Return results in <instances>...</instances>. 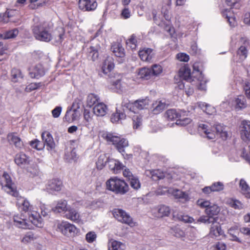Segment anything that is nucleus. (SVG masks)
Returning a JSON list of instances; mask_svg holds the SVG:
<instances>
[{"instance_id":"ea45409f","label":"nucleus","mask_w":250,"mask_h":250,"mask_svg":"<svg viewBox=\"0 0 250 250\" xmlns=\"http://www.w3.org/2000/svg\"><path fill=\"white\" fill-rule=\"evenodd\" d=\"M169 232L178 238H182L185 236V232L178 226L171 227L169 229Z\"/></svg>"},{"instance_id":"c756f323","label":"nucleus","mask_w":250,"mask_h":250,"mask_svg":"<svg viewBox=\"0 0 250 250\" xmlns=\"http://www.w3.org/2000/svg\"><path fill=\"white\" fill-rule=\"evenodd\" d=\"M52 209L54 212L57 213L67 211L68 209L67 201L64 200L58 201L56 207L52 208Z\"/></svg>"},{"instance_id":"58836bf2","label":"nucleus","mask_w":250,"mask_h":250,"mask_svg":"<svg viewBox=\"0 0 250 250\" xmlns=\"http://www.w3.org/2000/svg\"><path fill=\"white\" fill-rule=\"evenodd\" d=\"M220 211L219 207L216 205H213L210 206L205 209L206 213L210 217H214L217 215Z\"/></svg>"},{"instance_id":"c03bdc74","label":"nucleus","mask_w":250,"mask_h":250,"mask_svg":"<svg viewBox=\"0 0 250 250\" xmlns=\"http://www.w3.org/2000/svg\"><path fill=\"white\" fill-rule=\"evenodd\" d=\"M101 47L99 45H96L95 46H91L89 48V55L91 56L93 61L96 60L99 56L98 51Z\"/></svg>"},{"instance_id":"cd10ccee","label":"nucleus","mask_w":250,"mask_h":250,"mask_svg":"<svg viewBox=\"0 0 250 250\" xmlns=\"http://www.w3.org/2000/svg\"><path fill=\"white\" fill-rule=\"evenodd\" d=\"M65 216L75 222H78L80 221V215L78 211L74 208H69L66 213Z\"/></svg>"},{"instance_id":"4d7b16f0","label":"nucleus","mask_w":250,"mask_h":250,"mask_svg":"<svg viewBox=\"0 0 250 250\" xmlns=\"http://www.w3.org/2000/svg\"><path fill=\"white\" fill-rule=\"evenodd\" d=\"M236 108L241 109L246 107V103L245 99L243 97H240L235 100Z\"/></svg>"},{"instance_id":"f3484780","label":"nucleus","mask_w":250,"mask_h":250,"mask_svg":"<svg viewBox=\"0 0 250 250\" xmlns=\"http://www.w3.org/2000/svg\"><path fill=\"white\" fill-rule=\"evenodd\" d=\"M42 138L44 142L43 147L46 145L49 148L52 149L55 147V143L52 135L48 131L42 133Z\"/></svg>"},{"instance_id":"f8f14e48","label":"nucleus","mask_w":250,"mask_h":250,"mask_svg":"<svg viewBox=\"0 0 250 250\" xmlns=\"http://www.w3.org/2000/svg\"><path fill=\"white\" fill-rule=\"evenodd\" d=\"M97 6L96 0H79V1L80 9L84 11L94 10Z\"/></svg>"},{"instance_id":"9b49d317","label":"nucleus","mask_w":250,"mask_h":250,"mask_svg":"<svg viewBox=\"0 0 250 250\" xmlns=\"http://www.w3.org/2000/svg\"><path fill=\"white\" fill-rule=\"evenodd\" d=\"M62 187V182L57 179L50 180L46 187L47 191L50 193H54L55 191H59Z\"/></svg>"},{"instance_id":"f704fd0d","label":"nucleus","mask_w":250,"mask_h":250,"mask_svg":"<svg viewBox=\"0 0 250 250\" xmlns=\"http://www.w3.org/2000/svg\"><path fill=\"white\" fill-rule=\"evenodd\" d=\"M126 117L125 113L122 110L117 109L115 113L112 114L111 117V121L114 123L118 122L120 120L125 119Z\"/></svg>"},{"instance_id":"473e14b6","label":"nucleus","mask_w":250,"mask_h":250,"mask_svg":"<svg viewBox=\"0 0 250 250\" xmlns=\"http://www.w3.org/2000/svg\"><path fill=\"white\" fill-rule=\"evenodd\" d=\"M216 135H219L223 140H226L229 136L226 128L222 125L219 124L216 125L215 126Z\"/></svg>"},{"instance_id":"aec40b11","label":"nucleus","mask_w":250,"mask_h":250,"mask_svg":"<svg viewBox=\"0 0 250 250\" xmlns=\"http://www.w3.org/2000/svg\"><path fill=\"white\" fill-rule=\"evenodd\" d=\"M10 144H13L16 147L20 148L23 146V143L16 133H10L7 137Z\"/></svg>"},{"instance_id":"ddd939ff","label":"nucleus","mask_w":250,"mask_h":250,"mask_svg":"<svg viewBox=\"0 0 250 250\" xmlns=\"http://www.w3.org/2000/svg\"><path fill=\"white\" fill-rule=\"evenodd\" d=\"M109 169L114 174H118L121 172L125 167L118 160L114 159H108L107 161Z\"/></svg>"},{"instance_id":"c85d7f7f","label":"nucleus","mask_w":250,"mask_h":250,"mask_svg":"<svg viewBox=\"0 0 250 250\" xmlns=\"http://www.w3.org/2000/svg\"><path fill=\"white\" fill-rule=\"evenodd\" d=\"M168 191L176 198L181 199L185 201H188V194L180 189L170 188L168 189Z\"/></svg>"},{"instance_id":"2eb2a0df","label":"nucleus","mask_w":250,"mask_h":250,"mask_svg":"<svg viewBox=\"0 0 250 250\" xmlns=\"http://www.w3.org/2000/svg\"><path fill=\"white\" fill-rule=\"evenodd\" d=\"M179 75L181 79L187 82L191 83L195 81V76L192 75L190 69L187 66H184L180 69Z\"/></svg>"},{"instance_id":"4468645a","label":"nucleus","mask_w":250,"mask_h":250,"mask_svg":"<svg viewBox=\"0 0 250 250\" xmlns=\"http://www.w3.org/2000/svg\"><path fill=\"white\" fill-rule=\"evenodd\" d=\"M171 0H163L161 13L165 19L169 21L172 17L171 13Z\"/></svg>"},{"instance_id":"7c9ffc66","label":"nucleus","mask_w":250,"mask_h":250,"mask_svg":"<svg viewBox=\"0 0 250 250\" xmlns=\"http://www.w3.org/2000/svg\"><path fill=\"white\" fill-rule=\"evenodd\" d=\"M111 49L114 55L118 57L122 58L125 55L124 48L119 43H115L112 44Z\"/></svg>"},{"instance_id":"13d9d810","label":"nucleus","mask_w":250,"mask_h":250,"mask_svg":"<svg viewBox=\"0 0 250 250\" xmlns=\"http://www.w3.org/2000/svg\"><path fill=\"white\" fill-rule=\"evenodd\" d=\"M129 180L130 181V185L133 188L137 190L140 188L141 183L138 178L134 176Z\"/></svg>"},{"instance_id":"f257e3e1","label":"nucleus","mask_w":250,"mask_h":250,"mask_svg":"<svg viewBox=\"0 0 250 250\" xmlns=\"http://www.w3.org/2000/svg\"><path fill=\"white\" fill-rule=\"evenodd\" d=\"M35 39L39 41L49 42L54 39L57 43H61L63 39L64 32L63 28H59L58 32H52V27L46 22L35 23L31 27Z\"/></svg>"},{"instance_id":"e433bc0d","label":"nucleus","mask_w":250,"mask_h":250,"mask_svg":"<svg viewBox=\"0 0 250 250\" xmlns=\"http://www.w3.org/2000/svg\"><path fill=\"white\" fill-rule=\"evenodd\" d=\"M15 162L18 165L21 166L28 163V158L25 154L21 153L16 155Z\"/></svg>"},{"instance_id":"a211bd4d","label":"nucleus","mask_w":250,"mask_h":250,"mask_svg":"<svg viewBox=\"0 0 250 250\" xmlns=\"http://www.w3.org/2000/svg\"><path fill=\"white\" fill-rule=\"evenodd\" d=\"M28 219L33 225L39 228L43 226V221L40 214L36 211H34L28 213Z\"/></svg>"},{"instance_id":"39448f33","label":"nucleus","mask_w":250,"mask_h":250,"mask_svg":"<svg viewBox=\"0 0 250 250\" xmlns=\"http://www.w3.org/2000/svg\"><path fill=\"white\" fill-rule=\"evenodd\" d=\"M238 45L239 47L237 49L236 55L240 61H243L248 56L250 49V42L247 38L242 37L238 41Z\"/></svg>"},{"instance_id":"a19ab883","label":"nucleus","mask_w":250,"mask_h":250,"mask_svg":"<svg viewBox=\"0 0 250 250\" xmlns=\"http://www.w3.org/2000/svg\"><path fill=\"white\" fill-rule=\"evenodd\" d=\"M212 224L210 229V235L212 236L217 237L221 235L223 231L218 223Z\"/></svg>"},{"instance_id":"6e6d98bb","label":"nucleus","mask_w":250,"mask_h":250,"mask_svg":"<svg viewBox=\"0 0 250 250\" xmlns=\"http://www.w3.org/2000/svg\"><path fill=\"white\" fill-rule=\"evenodd\" d=\"M108 159H107L105 155H100L96 162L97 168L98 169H102L104 167L106 162H107Z\"/></svg>"},{"instance_id":"c9c22d12","label":"nucleus","mask_w":250,"mask_h":250,"mask_svg":"<svg viewBox=\"0 0 250 250\" xmlns=\"http://www.w3.org/2000/svg\"><path fill=\"white\" fill-rule=\"evenodd\" d=\"M138 75L142 79H149L152 76L151 69L147 67L142 68L139 70Z\"/></svg>"},{"instance_id":"49530a36","label":"nucleus","mask_w":250,"mask_h":250,"mask_svg":"<svg viewBox=\"0 0 250 250\" xmlns=\"http://www.w3.org/2000/svg\"><path fill=\"white\" fill-rule=\"evenodd\" d=\"M12 80L13 82H17L22 79V75L20 70L13 68L11 70Z\"/></svg>"},{"instance_id":"9d476101","label":"nucleus","mask_w":250,"mask_h":250,"mask_svg":"<svg viewBox=\"0 0 250 250\" xmlns=\"http://www.w3.org/2000/svg\"><path fill=\"white\" fill-rule=\"evenodd\" d=\"M17 198V205L19 208H21V210L24 211L25 213H30L31 212L34 211L33 210V206L30 205L28 200L18 195Z\"/></svg>"},{"instance_id":"0eeeda50","label":"nucleus","mask_w":250,"mask_h":250,"mask_svg":"<svg viewBox=\"0 0 250 250\" xmlns=\"http://www.w3.org/2000/svg\"><path fill=\"white\" fill-rule=\"evenodd\" d=\"M113 215L119 222L128 225L130 227L135 226L132 217L130 215L122 209H115L113 211Z\"/></svg>"},{"instance_id":"864d4df0","label":"nucleus","mask_w":250,"mask_h":250,"mask_svg":"<svg viewBox=\"0 0 250 250\" xmlns=\"http://www.w3.org/2000/svg\"><path fill=\"white\" fill-rule=\"evenodd\" d=\"M19 34V30L17 28L6 32L3 35H1L4 39H12L16 37Z\"/></svg>"},{"instance_id":"5fc2aeb1","label":"nucleus","mask_w":250,"mask_h":250,"mask_svg":"<svg viewBox=\"0 0 250 250\" xmlns=\"http://www.w3.org/2000/svg\"><path fill=\"white\" fill-rule=\"evenodd\" d=\"M121 77L120 75L117 76L116 79H111L110 83H111L112 87V88L116 89H121L122 87L121 84Z\"/></svg>"},{"instance_id":"6e6552de","label":"nucleus","mask_w":250,"mask_h":250,"mask_svg":"<svg viewBox=\"0 0 250 250\" xmlns=\"http://www.w3.org/2000/svg\"><path fill=\"white\" fill-rule=\"evenodd\" d=\"M57 229L67 236H74L77 231V228L74 225L65 221L59 223L57 225Z\"/></svg>"},{"instance_id":"4be33fe9","label":"nucleus","mask_w":250,"mask_h":250,"mask_svg":"<svg viewBox=\"0 0 250 250\" xmlns=\"http://www.w3.org/2000/svg\"><path fill=\"white\" fill-rule=\"evenodd\" d=\"M108 250H125V243L113 239H110L108 241Z\"/></svg>"},{"instance_id":"393cba45","label":"nucleus","mask_w":250,"mask_h":250,"mask_svg":"<svg viewBox=\"0 0 250 250\" xmlns=\"http://www.w3.org/2000/svg\"><path fill=\"white\" fill-rule=\"evenodd\" d=\"M79 114L78 110L70 108L66 111L64 117V119L66 121L71 123L76 120L78 119Z\"/></svg>"},{"instance_id":"69168bd1","label":"nucleus","mask_w":250,"mask_h":250,"mask_svg":"<svg viewBox=\"0 0 250 250\" xmlns=\"http://www.w3.org/2000/svg\"><path fill=\"white\" fill-rule=\"evenodd\" d=\"M97 235L95 232L90 231L85 235V239L88 243L93 242L96 239Z\"/></svg>"},{"instance_id":"5701e85b","label":"nucleus","mask_w":250,"mask_h":250,"mask_svg":"<svg viewBox=\"0 0 250 250\" xmlns=\"http://www.w3.org/2000/svg\"><path fill=\"white\" fill-rule=\"evenodd\" d=\"M107 107L103 103H98L93 108V113L97 116H104L107 113Z\"/></svg>"},{"instance_id":"e2e57ef3","label":"nucleus","mask_w":250,"mask_h":250,"mask_svg":"<svg viewBox=\"0 0 250 250\" xmlns=\"http://www.w3.org/2000/svg\"><path fill=\"white\" fill-rule=\"evenodd\" d=\"M213 192H218L222 191L224 188L223 184L220 182H215L211 185Z\"/></svg>"},{"instance_id":"8fccbe9b","label":"nucleus","mask_w":250,"mask_h":250,"mask_svg":"<svg viewBox=\"0 0 250 250\" xmlns=\"http://www.w3.org/2000/svg\"><path fill=\"white\" fill-rule=\"evenodd\" d=\"M98 96L93 94H90L88 95L86 100L87 106L91 107L98 102Z\"/></svg>"},{"instance_id":"3c124183","label":"nucleus","mask_w":250,"mask_h":250,"mask_svg":"<svg viewBox=\"0 0 250 250\" xmlns=\"http://www.w3.org/2000/svg\"><path fill=\"white\" fill-rule=\"evenodd\" d=\"M136 37L134 34L132 35L126 41V44L132 50L135 49L137 47Z\"/></svg>"},{"instance_id":"4c0bfd02","label":"nucleus","mask_w":250,"mask_h":250,"mask_svg":"<svg viewBox=\"0 0 250 250\" xmlns=\"http://www.w3.org/2000/svg\"><path fill=\"white\" fill-rule=\"evenodd\" d=\"M218 220V218L216 217H209L208 215L207 216L203 215L201 216L198 220L197 222L203 223L204 224H213L216 223Z\"/></svg>"},{"instance_id":"37998d69","label":"nucleus","mask_w":250,"mask_h":250,"mask_svg":"<svg viewBox=\"0 0 250 250\" xmlns=\"http://www.w3.org/2000/svg\"><path fill=\"white\" fill-rule=\"evenodd\" d=\"M170 213V209L168 206L161 205L158 208V217H159L167 216Z\"/></svg>"},{"instance_id":"7ed1b4c3","label":"nucleus","mask_w":250,"mask_h":250,"mask_svg":"<svg viewBox=\"0 0 250 250\" xmlns=\"http://www.w3.org/2000/svg\"><path fill=\"white\" fill-rule=\"evenodd\" d=\"M103 137L108 143L114 145L120 152H125V148L128 146V141L113 133L106 132L103 134Z\"/></svg>"},{"instance_id":"774afa93","label":"nucleus","mask_w":250,"mask_h":250,"mask_svg":"<svg viewBox=\"0 0 250 250\" xmlns=\"http://www.w3.org/2000/svg\"><path fill=\"white\" fill-rule=\"evenodd\" d=\"M191 120L188 118H184L177 120L175 124L181 126H186L191 122Z\"/></svg>"},{"instance_id":"09e8293b","label":"nucleus","mask_w":250,"mask_h":250,"mask_svg":"<svg viewBox=\"0 0 250 250\" xmlns=\"http://www.w3.org/2000/svg\"><path fill=\"white\" fill-rule=\"evenodd\" d=\"M237 230V229L236 227H231L228 229V233L231 237L230 240L233 241L237 242L239 243H243V241L235 234V231Z\"/></svg>"},{"instance_id":"0e129e2a","label":"nucleus","mask_w":250,"mask_h":250,"mask_svg":"<svg viewBox=\"0 0 250 250\" xmlns=\"http://www.w3.org/2000/svg\"><path fill=\"white\" fill-rule=\"evenodd\" d=\"M198 81L197 86L198 88L201 90H205L206 88V82L203 80V77L202 76L201 77L196 78Z\"/></svg>"},{"instance_id":"423d86ee","label":"nucleus","mask_w":250,"mask_h":250,"mask_svg":"<svg viewBox=\"0 0 250 250\" xmlns=\"http://www.w3.org/2000/svg\"><path fill=\"white\" fill-rule=\"evenodd\" d=\"M149 104V100L148 98H146L145 99H138L132 103L123 101L122 103V106L128 109L130 111L135 112L134 111L135 108L139 110L146 108Z\"/></svg>"},{"instance_id":"20e7f679","label":"nucleus","mask_w":250,"mask_h":250,"mask_svg":"<svg viewBox=\"0 0 250 250\" xmlns=\"http://www.w3.org/2000/svg\"><path fill=\"white\" fill-rule=\"evenodd\" d=\"M1 185L3 190L7 193L15 197H18L19 192L14 184L12 183L10 176L6 172L3 173L1 178Z\"/></svg>"},{"instance_id":"a18cd8bd","label":"nucleus","mask_w":250,"mask_h":250,"mask_svg":"<svg viewBox=\"0 0 250 250\" xmlns=\"http://www.w3.org/2000/svg\"><path fill=\"white\" fill-rule=\"evenodd\" d=\"M228 202L229 206L235 209H241L245 207V205L236 199H231Z\"/></svg>"},{"instance_id":"1a4fd4ad","label":"nucleus","mask_w":250,"mask_h":250,"mask_svg":"<svg viewBox=\"0 0 250 250\" xmlns=\"http://www.w3.org/2000/svg\"><path fill=\"white\" fill-rule=\"evenodd\" d=\"M240 128V134L242 139L245 142L250 141V121H243Z\"/></svg>"},{"instance_id":"a878e982","label":"nucleus","mask_w":250,"mask_h":250,"mask_svg":"<svg viewBox=\"0 0 250 250\" xmlns=\"http://www.w3.org/2000/svg\"><path fill=\"white\" fill-rule=\"evenodd\" d=\"M222 15L227 19L230 26L234 27L236 25L235 17L231 9L224 10Z\"/></svg>"},{"instance_id":"2f4dec72","label":"nucleus","mask_w":250,"mask_h":250,"mask_svg":"<svg viewBox=\"0 0 250 250\" xmlns=\"http://www.w3.org/2000/svg\"><path fill=\"white\" fill-rule=\"evenodd\" d=\"M239 187L242 193L247 198H250V187L246 181L241 179L239 181Z\"/></svg>"},{"instance_id":"bf43d9fd","label":"nucleus","mask_w":250,"mask_h":250,"mask_svg":"<svg viewBox=\"0 0 250 250\" xmlns=\"http://www.w3.org/2000/svg\"><path fill=\"white\" fill-rule=\"evenodd\" d=\"M36 239V237L32 232H28L26 233L23 238L22 239V242L24 243H30L31 241H34Z\"/></svg>"},{"instance_id":"79ce46f5","label":"nucleus","mask_w":250,"mask_h":250,"mask_svg":"<svg viewBox=\"0 0 250 250\" xmlns=\"http://www.w3.org/2000/svg\"><path fill=\"white\" fill-rule=\"evenodd\" d=\"M165 117L169 120H174L180 116L179 113L174 109H170L167 110L165 113Z\"/></svg>"},{"instance_id":"dca6fc26","label":"nucleus","mask_w":250,"mask_h":250,"mask_svg":"<svg viewBox=\"0 0 250 250\" xmlns=\"http://www.w3.org/2000/svg\"><path fill=\"white\" fill-rule=\"evenodd\" d=\"M13 220L14 225L19 228L22 229H30V225L25 216L22 214L14 216Z\"/></svg>"},{"instance_id":"412c9836","label":"nucleus","mask_w":250,"mask_h":250,"mask_svg":"<svg viewBox=\"0 0 250 250\" xmlns=\"http://www.w3.org/2000/svg\"><path fill=\"white\" fill-rule=\"evenodd\" d=\"M45 72L42 65L41 64L36 65L30 70L29 75L32 78L38 79L44 75Z\"/></svg>"},{"instance_id":"680f3d73","label":"nucleus","mask_w":250,"mask_h":250,"mask_svg":"<svg viewBox=\"0 0 250 250\" xmlns=\"http://www.w3.org/2000/svg\"><path fill=\"white\" fill-rule=\"evenodd\" d=\"M150 69H151L152 76H158L163 71L162 66L160 65L157 64L152 65Z\"/></svg>"},{"instance_id":"052dcab7","label":"nucleus","mask_w":250,"mask_h":250,"mask_svg":"<svg viewBox=\"0 0 250 250\" xmlns=\"http://www.w3.org/2000/svg\"><path fill=\"white\" fill-rule=\"evenodd\" d=\"M133 125L134 129H138L142 125V118L140 115H135L132 117Z\"/></svg>"},{"instance_id":"b1692460","label":"nucleus","mask_w":250,"mask_h":250,"mask_svg":"<svg viewBox=\"0 0 250 250\" xmlns=\"http://www.w3.org/2000/svg\"><path fill=\"white\" fill-rule=\"evenodd\" d=\"M199 131L208 139H213L215 137V133L209 129L208 126L204 124H200L198 126Z\"/></svg>"},{"instance_id":"6ab92c4d","label":"nucleus","mask_w":250,"mask_h":250,"mask_svg":"<svg viewBox=\"0 0 250 250\" xmlns=\"http://www.w3.org/2000/svg\"><path fill=\"white\" fill-rule=\"evenodd\" d=\"M153 50L145 48L139 52V55L141 59L143 61L150 62L154 56Z\"/></svg>"},{"instance_id":"bb28decb","label":"nucleus","mask_w":250,"mask_h":250,"mask_svg":"<svg viewBox=\"0 0 250 250\" xmlns=\"http://www.w3.org/2000/svg\"><path fill=\"white\" fill-rule=\"evenodd\" d=\"M173 217L174 220L182 221L185 223H191L194 221V219L188 215L183 214L182 213L173 212Z\"/></svg>"},{"instance_id":"f03ea898","label":"nucleus","mask_w":250,"mask_h":250,"mask_svg":"<svg viewBox=\"0 0 250 250\" xmlns=\"http://www.w3.org/2000/svg\"><path fill=\"white\" fill-rule=\"evenodd\" d=\"M106 186L109 190L121 195L125 194L129 189L128 184L117 177H113L108 179L106 182Z\"/></svg>"},{"instance_id":"338daca9","label":"nucleus","mask_w":250,"mask_h":250,"mask_svg":"<svg viewBox=\"0 0 250 250\" xmlns=\"http://www.w3.org/2000/svg\"><path fill=\"white\" fill-rule=\"evenodd\" d=\"M30 144L33 148L38 150H41L43 148L42 144L38 140H35L30 142Z\"/></svg>"},{"instance_id":"72a5a7b5","label":"nucleus","mask_w":250,"mask_h":250,"mask_svg":"<svg viewBox=\"0 0 250 250\" xmlns=\"http://www.w3.org/2000/svg\"><path fill=\"white\" fill-rule=\"evenodd\" d=\"M162 101H156L155 103L153 104V112L154 114H159L166 107V104L165 102Z\"/></svg>"},{"instance_id":"de8ad7c7","label":"nucleus","mask_w":250,"mask_h":250,"mask_svg":"<svg viewBox=\"0 0 250 250\" xmlns=\"http://www.w3.org/2000/svg\"><path fill=\"white\" fill-rule=\"evenodd\" d=\"M83 99L82 96H79L74 100L71 108L78 110L83 105Z\"/></svg>"},{"instance_id":"603ef678","label":"nucleus","mask_w":250,"mask_h":250,"mask_svg":"<svg viewBox=\"0 0 250 250\" xmlns=\"http://www.w3.org/2000/svg\"><path fill=\"white\" fill-rule=\"evenodd\" d=\"M114 67V65L112 62L108 60L105 61L102 67L103 73L105 74H107L113 69Z\"/></svg>"}]
</instances>
